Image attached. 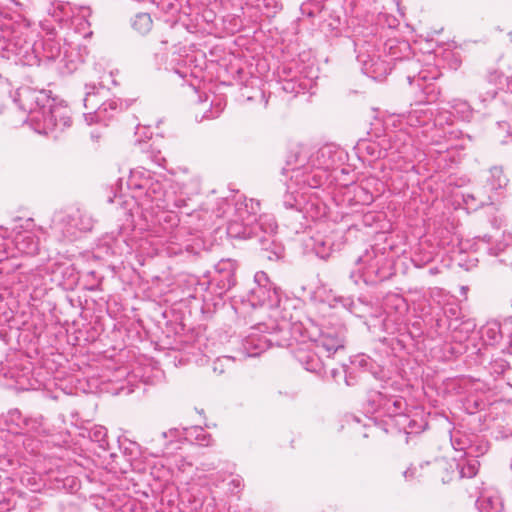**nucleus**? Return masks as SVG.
I'll return each mask as SVG.
<instances>
[{
	"mask_svg": "<svg viewBox=\"0 0 512 512\" xmlns=\"http://www.w3.org/2000/svg\"><path fill=\"white\" fill-rule=\"evenodd\" d=\"M128 186L133 190V197L144 210L169 208L166 184L163 181L149 177L138 183L133 175L128 181Z\"/></svg>",
	"mask_w": 512,
	"mask_h": 512,
	"instance_id": "f257e3e1",
	"label": "nucleus"
},
{
	"mask_svg": "<svg viewBox=\"0 0 512 512\" xmlns=\"http://www.w3.org/2000/svg\"><path fill=\"white\" fill-rule=\"evenodd\" d=\"M41 116L33 117V129L39 134H54L62 132L72 124L70 109L54 99L42 110Z\"/></svg>",
	"mask_w": 512,
	"mask_h": 512,
	"instance_id": "f03ea898",
	"label": "nucleus"
},
{
	"mask_svg": "<svg viewBox=\"0 0 512 512\" xmlns=\"http://www.w3.org/2000/svg\"><path fill=\"white\" fill-rule=\"evenodd\" d=\"M94 220L86 211L75 209L55 213L51 228L64 238L72 240L78 232H87L93 228Z\"/></svg>",
	"mask_w": 512,
	"mask_h": 512,
	"instance_id": "7ed1b4c3",
	"label": "nucleus"
},
{
	"mask_svg": "<svg viewBox=\"0 0 512 512\" xmlns=\"http://www.w3.org/2000/svg\"><path fill=\"white\" fill-rule=\"evenodd\" d=\"M310 340L316 350L330 358L344 349L345 329L342 326H323L310 333Z\"/></svg>",
	"mask_w": 512,
	"mask_h": 512,
	"instance_id": "20e7f679",
	"label": "nucleus"
},
{
	"mask_svg": "<svg viewBox=\"0 0 512 512\" xmlns=\"http://www.w3.org/2000/svg\"><path fill=\"white\" fill-rule=\"evenodd\" d=\"M255 286L250 291L249 301L252 306H267L269 308H278L281 303V297L276 287H272L267 274L259 271L254 276Z\"/></svg>",
	"mask_w": 512,
	"mask_h": 512,
	"instance_id": "39448f33",
	"label": "nucleus"
},
{
	"mask_svg": "<svg viewBox=\"0 0 512 512\" xmlns=\"http://www.w3.org/2000/svg\"><path fill=\"white\" fill-rule=\"evenodd\" d=\"M19 107L28 113L27 121L33 127V117L41 116L43 109L51 102V98L45 90H34L29 87H22L17 92Z\"/></svg>",
	"mask_w": 512,
	"mask_h": 512,
	"instance_id": "423d86ee",
	"label": "nucleus"
},
{
	"mask_svg": "<svg viewBox=\"0 0 512 512\" xmlns=\"http://www.w3.org/2000/svg\"><path fill=\"white\" fill-rule=\"evenodd\" d=\"M236 270L237 263L232 259H221L215 264L211 284L215 286L218 295H223L235 286Z\"/></svg>",
	"mask_w": 512,
	"mask_h": 512,
	"instance_id": "0eeeda50",
	"label": "nucleus"
},
{
	"mask_svg": "<svg viewBox=\"0 0 512 512\" xmlns=\"http://www.w3.org/2000/svg\"><path fill=\"white\" fill-rule=\"evenodd\" d=\"M32 51L36 57H43L48 60H54L61 56V45L55 39L52 32L47 33V37L39 41H27L20 45V52L28 53Z\"/></svg>",
	"mask_w": 512,
	"mask_h": 512,
	"instance_id": "6e6552de",
	"label": "nucleus"
},
{
	"mask_svg": "<svg viewBox=\"0 0 512 512\" xmlns=\"http://www.w3.org/2000/svg\"><path fill=\"white\" fill-rule=\"evenodd\" d=\"M508 184V178L503 172L501 167L495 166L489 170V176L486 179L485 185L477 191V195L480 198V204L485 203L493 204L496 201V195L498 191L504 189Z\"/></svg>",
	"mask_w": 512,
	"mask_h": 512,
	"instance_id": "1a4fd4ad",
	"label": "nucleus"
},
{
	"mask_svg": "<svg viewBox=\"0 0 512 512\" xmlns=\"http://www.w3.org/2000/svg\"><path fill=\"white\" fill-rule=\"evenodd\" d=\"M238 219L231 220L227 225V234L231 238L246 239L250 238L253 228L250 227L252 220H250V212L248 211V204H239L236 208Z\"/></svg>",
	"mask_w": 512,
	"mask_h": 512,
	"instance_id": "9d476101",
	"label": "nucleus"
},
{
	"mask_svg": "<svg viewBox=\"0 0 512 512\" xmlns=\"http://www.w3.org/2000/svg\"><path fill=\"white\" fill-rule=\"evenodd\" d=\"M266 328L267 326L265 324H260L258 327L252 328V332L243 339L242 349L247 356H258L269 347L271 339L260 334V332H264Z\"/></svg>",
	"mask_w": 512,
	"mask_h": 512,
	"instance_id": "9b49d317",
	"label": "nucleus"
},
{
	"mask_svg": "<svg viewBox=\"0 0 512 512\" xmlns=\"http://www.w3.org/2000/svg\"><path fill=\"white\" fill-rule=\"evenodd\" d=\"M386 261L383 254L377 255L375 250L366 251L362 256L358 257L356 263L362 265V269L370 276H375L378 280L386 279L387 275L382 270V265Z\"/></svg>",
	"mask_w": 512,
	"mask_h": 512,
	"instance_id": "f8f14e48",
	"label": "nucleus"
},
{
	"mask_svg": "<svg viewBox=\"0 0 512 512\" xmlns=\"http://www.w3.org/2000/svg\"><path fill=\"white\" fill-rule=\"evenodd\" d=\"M296 360L304 367L305 370L310 372H319L322 368L323 355L314 348L312 343L310 345L301 346L294 352Z\"/></svg>",
	"mask_w": 512,
	"mask_h": 512,
	"instance_id": "ddd939ff",
	"label": "nucleus"
},
{
	"mask_svg": "<svg viewBox=\"0 0 512 512\" xmlns=\"http://www.w3.org/2000/svg\"><path fill=\"white\" fill-rule=\"evenodd\" d=\"M438 465L440 468L445 469V470L448 469V466H449V468L455 467L456 470L452 471L453 476H450V477L443 476L442 477L443 483H447V482H450L451 480H453L454 476H457L458 478L474 477L478 472L480 463L477 459H470L464 463L448 464L446 462H439Z\"/></svg>",
	"mask_w": 512,
	"mask_h": 512,
	"instance_id": "4468645a",
	"label": "nucleus"
},
{
	"mask_svg": "<svg viewBox=\"0 0 512 512\" xmlns=\"http://www.w3.org/2000/svg\"><path fill=\"white\" fill-rule=\"evenodd\" d=\"M292 175L290 177V183L288 184V189H293L295 186L304 187L308 186L311 188L319 187L322 183L321 176L316 172H308L307 168L302 169L300 167L292 168Z\"/></svg>",
	"mask_w": 512,
	"mask_h": 512,
	"instance_id": "2eb2a0df",
	"label": "nucleus"
},
{
	"mask_svg": "<svg viewBox=\"0 0 512 512\" xmlns=\"http://www.w3.org/2000/svg\"><path fill=\"white\" fill-rule=\"evenodd\" d=\"M479 512H504L502 498L496 490L486 489L476 500Z\"/></svg>",
	"mask_w": 512,
	"mask_h": 512,
	"instance_id": "dca6fc26",
	"label": "nucleus"
},
{
	"mask_svg": "<svg viewBox=\"0 0 512 512\" xmlns=\"http://www.w3.org/2000/svg\"><path fill=\"white\" fill-rule=\"evenodd\" d=\"M17 250L26 255H36L39 252V238L32 231L18 232L14 239Z\"/></svg>",
	"mask_w": 512,
	"mask_h": 512,
	"instance_id": "f3484780",
	"label": "nucleus"
},
{
	"mask_svg": "<svg viewBox=\"0 0 512 512\" xmlns=\"http://www.w3.org/2000/svg\"><path fill=\"white\" fill-rule=\"evenodd\" d=\"M118 103L116 100H108L102 102L95 110L92 112L85 113V120L88 124L105 122L109 118L113 116L114 111H117Z\"/></svg>",
	"mask_w": 512,
	"mask_h": 512,
	"instance_id": "a211bd4d",
	"label": "nucleus"
},
{
	"mask_svg": "<svg viewBox=\"0 0 512 512\" xmlns=\"http://www.w3.org/2000/svg\"><path fill=\"white\" fill-rule=\"evenodd\" d=\"M379 409L389 417L402 415L406 408V401L402 397H386L379 393Z\"/></svg>",
	"mask_w": 512,
	"mask_h": 512,
	"instance_id": "6ab92c4d",
	"label": "nucleus"
},
{
	"mask_svg": "<svg viewBox=\"0 0 512 512\" xmlns=\"http://www.w3.org/2000/svg\"><path fill=\"white\" fill-rule=\"evenodd\" d=\"M230 479L227 482V490L226 493L231 495L238 494L243 488V480L239 475H232L227 473H217L212 475L209 479V484L213 487H220L221 483H224L226 480Z\"/></svg>",
	"mask_w": 512,
	"mask_h": 512,
	"instance_id": "aec40b11",
	"label": "nucleus"
},
{
	"mask_svg": "<svg viewBox=\"0 0 512 512\" xmlns=\"http://www.w3.org/2000/svg\"><path fill=\"white\" fill-rule=\"evenodd\" d=\"M440 73L437 70H421L417 75H409L407 77L410 85H416L423 91L425 94L431 93L434 88L433 84L430 83L431 80H436L439 77Z\"/></svg>",
	"mask_w": 512,
	"mask_h": 512,
	"instance_id": "412c9836",
	"label": "nucleus"
},
{
	"mask_svg": "<svg viewBox=\"0 0 512 512\" xmlns=\"http://www.w3.org/2000/svg\"><path fill=\"white\" fill-rule=\"evenodd\" d=\"M363 71L369 77L375 80L383 79L390 71L388 64L379 58H370L364 61Z\"/></svg>",
	"mask_w": 512,
	"mask_h": 512,
	"instance_id": "4be33fe9",
	"label": "nucleus"
},
{
	"mask_svg": "<svg viewBox=\"0 0 512 512\" xmlns=\"http://www.w3.org/2000/svg\"><path fill=\"white\" fill-rule=\"evenodd\" d=\"M432 119V113L422 107L415 108L406 115V122L412 127L428 124Z\"/></svg>",
	"mask_w": 512,
	"mask_h": 512,
	"instance_id": "5701e85b",
	"label": "nucleus"
},
{
	"mask_svg": "<svg viewBox=\"0 0 512 512\" xmlns=\"http://www.w3.org/2000/svg\"><path fill=\"white\" fill-rule=\"evenodd\" d=\"M283 247L274 240L266 238L262 241V257L268 260H277L283 256Z\"/></svg>",
	"mask_w": 512,
	"mask_h": 512,
	"instance_id": "b1692460",
	"label": "nucleus"
},
{
	"mask_svg": "<svg viewBox=\"0 0 512 512\" xmlns=\"http://www.w3.org/2000/svg\"><path fill=\"white\" fill-rule=\"evenodd\" d=\"M23 430L37 434H47L49 431L46 427V422L42 415L27 416L25 418V427Z\"/></svg>",
	"mask_w": 512,
	"mask_h": 512,
	"instance_id": "393cba45",
	"label": "nucleus"
},
{
	"mask_svg": "<svg viewBox=\"0 0 512 512\" xmlns=\"http://www.w3.org/2000/svg\"><path fill=\"white\" fill-rule=\"evenodd\" d=\"M333 249V242L330 237H315L314 250L318 257L326 259L330 256Z\"/></svg>",
	"mask_w": 512,
	"mask_h": 512,
	"instance_id": "a878e982",
	"label": "nucleus"
},
{
	"mask_svg": "<svg viewBox=\"0 0 512 512\" xmlns=\"http://www.w3.org/2000/svg\"><path fill=\"white\" fill-rule=\"evenodd\" d=\"M152 18L148 13H139L135 16L132 26L141 34H147L152 28Z\"/></svg>",
	"mask_w": 512,
	"mask_h": 512,
	"instance_id": "bb28decb",
	"label": "nucleus"
},
{
	"mask_svg": "<svg viewBox=\"0 0 512 512\" xmlns=\"http://www.w3.org/2000/svg\"><path fill=\"white\" fill-rule=\"evenodd\" d=\"M187 437H194L197 443L201 446H210L212 444L211 435L206 433V431L202 427H191L186 429Z\"/></svg>",
	"mask_w": 512,
	"mask_h": 512,
	"instance_id": "cd10ccee",
	"label": "nucleus"
},
{
	"mask_svg": "<svg viewBox=\"0 0 512 512\" xmlns=\"http://www.w3.org/2000/svg\"><path fill=\"white\" fill-rule=\"evenodd\" d=\"M451 108L461 120L468 121L471 118L472 110L468 102L462 100H454Z\"/></svg>",
	"mask_w": 512,
	"mask_h": 512,
	"instance_id": "c85d7f7f",
	"label": "nucleus"
},
{
	"mask_svg": "<svg viewBox=\"0 0 512 512\" xmlns=\"http://www.w3.org/2000/svg\"><path fill=\"white\" fill-rule=\"evenodd\" d=\"M487 206L489 210V221L491 225L497 229L501 228L504 225L505 219L504 216L500 213L499 208L495 205V201L493 204L485 203L483 206Z\"/></svg>",
	"mask_w": 512,
	"mask_h": 512,
	"instance_id": "c756f323",
	"label": "nucleus"
},
{
	"mask_svg": "<svg viewBox=\"0 0 512 512\" xmlns=\"http://www.w3.org/2000/svg\"><path fill=\"white\" fill-rule=\"evenodd\" d=\"M476 323L473 319L463 320L458 326H455L453 329L455 333H459L458 337L459 341L467 339L469 335L475 330Z\"/></svg>",
	"mask_w": 512,
	"mask_h": 512,
	"instance_id": "7c9ffc66",
	"label": "nucleus"
},
{
	"mask_svg": "<svg viewBox=\"0 0 512 512\" xmlns=\"http://www.w3.org/2000/svg\"><path fill=\"white\" fill-rule=\"evenodd\" d=\"M89 437L92 441L97 442L102 448L108 445L107 429L103 426L96 425L92 427L89 432Z\"/></svg>",
	"mask_w": 512,
	"mask_h": 512,
	"instance_id": "2f4dec72",
	"label": "nucleus"
},
{
	"mask_svg": "<svg viewBox=\"0 0 512 512\" xmlns=\"http://www.w3.org/2000/svg\"><path fill=\"white\" fill-rule=\"evenodd\" d=\"M25 418L21 411L18 409H11L8 411L6 415V423L9 425H14L16 428L23 430L25 427Z\"/></svg>",
	"mask_w": 512,
	"mask_h": 512,
	"instance_id": "473e14b6",
	"label": "nucleus"
},
{
	"mask_svg": "<svg viewBox=\"0 0 512 512\" xmlns=\"http://www.w3.org/2000/svg\"><path fill=\"white\" fill-rule=\"evenodd\" d=\"M257 226L266 234L272 235L277 230V223L272 216H261L257 221Z\"/></svg>",
	"mask_w": 512,
	"mask_h": 512,
	"instance_id": "72a5a7b5",
	"label": "nucleus"
},
{
	"mask_svg": "<svg viewBox=\"0 0 512 512\" xmlns=\"http://www.w3.org/2000/svg\"><path fill=\"white\" fill-rule=\"evenodd\" d=\"M86 96L84 98V106L85 108L93 110L94 108H97L99 104V100L97 99V95L94 92L95 86H88L86 85Z\"/></svg>",
	"mask_w": 512,
	"mask_h": 512,
	"instance_id": "f704fd0d",
	"label": "nucleus"
},
{
	"mask_svg": "<svg viewBox=\"0 0 512 512\" xmlns=\"http://www.w3.org/2000/svg\"><path fill=\"white\" fill-rule=\"evenodd\" d=\"M282 89L286 93H291V94L297 95L305 89V86H302V84L297 83L294 80L290 79V80H285L283 82Z\"/></svg>",
	"mask_w": 512,
	"mask_h": 512,
	"instance_id": "c9c22d12",
	"label": "nucleus"
},
{
	"mask_svg": "<svg viewBox=\"0 0 512 512\" xmlns=\"http://www.w3.org/2000/svg\"><path fill=\"white\" fill-rule=\"evenodd\" d=\"M3 310V306L0 304V311ZM0 324H7L10 328L14 327V315L13 311L8 309L4 310L0 315Z\"/></svg>",
	"mask_w": 512,
	"mask_h": 512,
	"instance_id": "e433bc0d",
	"label": "nucleus"
},
{
	"mask_svg": "<svg viewBox=\"0 0 512 512\" xmlns=\"http://www.w3.org/2000/svg\"><path fill=\"white\" fill-rule=\"evenodd\" d=\"M232 360L229 356H224L222 358H218L213 365V370L215 372H218L219 374H222L225 371V364L230 363Z\"/></svg>",
	"mask_w": 512,
	"mask_h": 512,
	"instance_id": "4c0bfd02",
	"label": "nucleus"
},
{
	"mask_svg": "<svg viewBox=\"0 0 512 512\" xmlns=\"http://www.w3.org/2000/svg\"><path fill=\"white\" fill-rule=\"evenodd\" d=\"M224 109V105L222 104L221 101H218L216 104H215V107L214 109L210 110L209 112H206L204 115H203V118H206V119H213V118H217L221 112L223 111Z\"/></svg>",
	"mask_w": 512,
	"mask_h": 512,
	"instance_id": "58836bf2",
	"label": "nucleus"
},
{
	"mask_svg": "<svg viewBox=\"0 0 512 512\" xmlns=\"http://www.w3.org/2000/svg\"><path fill=\"white\" fill-rule=\"evenodd\" d=\"M366 151L375 158L386 157L388 155L387 152L383 153L381 150H377V146L372 143L367 144Z\"/></svg>",
	"mask_w": 512,
	"mask_h": 512,
	"instance_id": "ea45409f",
	"label": "nucleus"
},
{
	"mask_svg": "<svg viewBox=\"0 0 512 512\" xmlns=\"http://www.w3.org/2000/svg\"><path fill=\"white\" fill-rule=\"evenodd\" d=\"M506 248V245L504 243H497L493 247H488L487 252L491 256H499Z\"/></svg>",
	"mask_w": 512,
	"mask_h": 512,
	"instance_id": "a19ab883",
	"label": "nucleus"
},
{
	"mask_svg": "<svg viewBox=\"0 0 512 512\" xmlns=\"http://www.w3.org/2000/svg\"><path fill=\"white\" fill-rule=\"evenodd\" d=\"M8 377L12 378L13 377L12 373L10 372L8 367L3 362H0V379L8 378Z\"/></svg>",
	"mask_w": 512,
	"mask_h": 512,
	"instance_id": "79ce46f5",
	"label": "nucleus"
},
{
	"mask_svg": "<svg viewBox=\"0 0 512 512\" xmlns=\"http://www.w3.org/2000/svg\"><path fill=\"white\" fill-rule=\"evenodd\" d=\"M229 207L230 206H229L228 202L222 199L219 202V208L217 209V216L220 217V216L224 215L226 213V208H229Z\"/></svg>",
	"mask_w": 512,
	"mask_h": 512,
	"instance_id": "37998d69",
	"label": "nucleus"
},
{
	"mask_svg": "<svg viewBox=\"0 0 512 512\" xmlns=\"http://www.w3.org/2000/svg\"><path fill=\"white\" fill-rule=\"evenodd\" d=\"M489 81L494 82L495 84H503V76L497 72L491 73L489 76Z\"/></svg>",
	"mask_w": 512,
	"mask_h": 512,
	"instance_id": "c03bdc74",
	"label": "nucleus"
},
{
	"mask_svg": "<svg viewBox=\"0 0 512 512\" xmlns=\"http://www.w3.org/2000/svg\"><path fill=\"white\" fill-rule=\"evenodd\" d=\"M435 120L440 124H442L443 121L447 124H452V113H448L447 116L445 114L439 115Z\"/></svg>",
	"mask_w": 512,
	"mask_h": 512,
	"instance_id": "a18cd8bd",
	"label": "nucleus"
},
{
	"mask_svg": "<svg viewBox=\"0 0 512 512\" xmlns=\"http://www.w3.org/2000/svg\"><path fill=\"white\" fill-rule=\"evenodd\" d=\"M290 328V322L285 317L283 318L282 322L277 325V329L279 331L288 330Z\"/></svg>",
	"mask_w": 512,
	"mask_h": 512,
	"instance_id": "49530a36",
	"label": "nucleus"
},
{
	"mask_svg": "<svg viewBox=\"0 0 512 512\" xmlns=\"http://www.w3.org/2000/svg\"><path fill=\"white\" fill-rule=\"evenodd\" d=\"M328 154H330V150L328 148H321L316 153V159L319 161L320 158H324Z\"/></svg>",
	"mask_w": 512,
	"mask_h": 512,
	"instance_id": "de8ad7c7",
	"label": "nucleus"
},
{
	"mask_svg": "<svg viewBox=\"0 0 512 512\" xmlns=\"http://www.w3.org/2000/svg\"><path fill=\"white\" fill-rule=\"evenodd\" d=\"M345 382H346L347 386H352L355 384V380L352 377L351 373L348 374L346 370H345Z\"/></svg>",
	"mask_w": 512,
	"mask_h": 512,
	"instance_id": "09e8293b",
	"label": "nucleus"
},
{
	"mask_svg": "<svg viewBox=\"0 0 512 512\" xmlns=\"http://www.w3.org/2000/svg\"><path fill=\"white\" fill-rule=\"evenodd\" d=\"M369 361H370V359L368 357L361 356L358 359V365L361 366V367L367 366Z\"/></svg>",
	"mask_w": 512,
	"mask_h": 512,
	"instance_id": "8fccbe9b",
	"label": "nucleus"
},
{
	"mask_svg": "<svg viewBox=\"0 0 512 512\" xmlns=\"http://www.w3.org/2000/svg\"><path fill=\"white\" fill-rule=\"evenodd\" d=\"M165 159L160 155H155V157L152 159L153 162H155L157 165L159 166H162V162L164 161Z\"/></svg>",
	"mask_w": 512,
	"mask_h": 512,
	"instance_id": "3c124183",
	"label": "nucleus"
},
{
	"mask_svg": "<svg viewBox=\"0 0 512 512\" xmlns=\"http://www.w3.org/2000/svg\"><path fill=\"white\" fill-rule=\"evenodd\" d=\"M313 166H316L318 169L320 168H329V164L326 163V162H319L318 164H315V162L313 161Z\"/></svg>",
	"mask_w": 512,
	"mask_h": 512,
	"instance_id": "603ef678",
	"label": "nucleus"
},
{
	"mask_svg": "<svg viewBox=\"0 0 512 512\" xmlns=\"http://www.w3.org/2000/svg\"><path fill=\"white\" fill-rule=\"evenodd\" d=\"M201 466H202V470L203 471H209V470L214 468V467H211L209 464H206V463H202Z\"/></svg>",
	"mask_w": 512,
	"mask_h": 512,
	"instance_id": "864d4df0",
	"label": "nucleus"
},
{
	"mask_svg": "<svg viewBox=\"0 0 512 512\" xmlns=\"http://www.w3.org/2000/svg\"><path fill=\"white\" fill-rule=\"evenodd\" d=\"M508 88L511 90L512 92V80L508 82Z\"/></svg>",
	"mask_w": 512,
	"mask_h": 512,
	"instance_id": "5fc2aeb1",
	"label": "nucleus"
},
{
	"mask_svg": "<svg viewBox=\"0 0 512 512\" xmlns=\"http://www.w3.org/2000/svg\"><path fill=\"white\" fill-rule=\"evenodd\" d=\"M490 333L495 334V331L493 329H488L487 334L490 335Z\"/></svg>",
	"mask_w": 512,
	"mask_h": 512,
	"instance_id": "6e6d98bb",
	"label": "nucleus"
},
{
	"mask_svg": "<svg viewBox=\"0 0 512 512\" xmlns=\"http://www.w3.org/2000/svg\"><path fill=\"white\" fill-rule=\"evenodd\" d=\"M372 374L376 377V378H379L378 374L376 372H372Z\"/></svg>",
	"mask_w": 512,
	"mask_h": 512,
	"instance_id": "4d7b16f0",
	"label": "nucleus"
},
{
	"mask_svg": "<svg viewBox=\"0 0 512 512\" xmlns=\"http://www.w3.org/2000/svg\"><path fill=\"white\" fill-rule=\"evenodd\" d=\"M251 209L253 210V200H250Z\"/></svg>",
	"mask_w": 512,
	"mask_h": 512,
	"instance_id": "13d9d810",
	"label": "nucleus"
},
{
	"mask_svg": "<svg viewBox=\"0 0 512 512\" xmlns=\"http://www.w3.org/2000/svg\"><path fill=\"white\" fill-rule=\"evenodd\" d=\"M162 436H163L164 438H166V437H167L166 432H163V433H162Z\"/></svg>",
	"mask_w": 512,
	"mask_h": 512,
	"instance_id": "bf43d9fd",
	"label": "nucleus"
},
{
	"mask_svg": "<svg viewBox=\"0 0 512 512\" xmlns=\"http://www.w3.org/2000/svg\"><path fill=\"white\" fill-rule=\"evenodd\" d=\"M74 69H76V66H75V65H73L72 67H70V70H74Z\"/></svg>",
	"mask_w": 512,
	"mask_h": 512,
	"instance_id": "052dcab7",
	"label": "nucleus"
}]
</instances>
